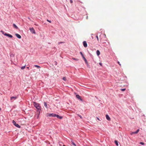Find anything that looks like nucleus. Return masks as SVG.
I'll return each mask as SVG.
<instances>
[{"mask_svg": "<svg viewBox=\"0 0 146 146\" xmlns=\"http://www.w3.org/2000/svg\"><path fill=\"white\" fill-rule=\"evenodd\" d=\"M139 143L142 145H144L145 144L144 143L142 142H140Z\"/></svg>", "mask_w": 146, "mask_h": 146, "instance_id": "obj_24", "label": "nucleus"}, {"mask_svg": "<svg viewBox=\"0 0 146 146\" xmlns=\"http://www.w3.org/2000/svg\"><path fill=\"white\" fill-rule=\"evenodd\" d=\"M1 33H2L4 35H5V32L4 31H1Z\"/></svg>", "mask_w": 146, "mask_h": 146, "instance_id": "obj_22", "label": "nucleus"}, {"mask_svg": "<svg viewBox=\"0 0 146 146\" xmlns=\"http://www.w3.org/2000/svg\"><path fill=\"white\" fill-rule=\"evenodd\" d=\"M62 79L64 81H66V78L65 77H63Z\"/></svg>", "mask_w": 146, "mask_h": 146, "instance_id": "obj_25", "label": "nucleus"}, {"mask_svg": "<svg viewBox=\"0 0 146 146\" xmlns=\"http://www.w3.org/2000/svg\"><path fill=\"white\" fill-rule=\"evenodd\" d=\"M71 141L72 142V144L73 145H74V146H76V144L73 141Z\"/></svg>", "mask_w": 146, "mask_h": 146, "instance_id": "obj_19", "label": "nucleus"}, {"mask_svg": "<svg viewBox=\"0 0 146 146\" xmlns=\"http://www.w3.org/2000/svg\"><path fill=\"white\" fill-rule=\"evenodd\" d=\"M70 2L71 3H73V1L72 0H70Z\"/></svg>", "mask_w": 146, "mask_h": 146, "instance_id": "obj_33", "label": "nucleus"}, {"mask_svg": "<svg viewBox=\"0 0 146 146\" xmlns=\"http://www.w3.org/2000/svg\"><path fill=\"white\" fill-rule=\"evenodd\" d=\"M97 119H98V120H99V121H100V119H99V118H98V117H97Z\"/></svg>", "mask_w": 146, "mask_h": 146, "instance_id": "obj_35", "label": "nucleus"}, {"mask_svg": "<svg viewBox=\"0 0 146 146\" xmlns=\"http://www.w3.org/2000/svg\"><path fill=\"white\" fill-rule=\"evenodd\" d=\"M80 54H81V55H82V57L84 56V55L83 54L82 52H80Z\"/></svg>", "mask_w": 146, "mask_h": 146, "instance_id": "obj_27", "label": "nucleus"}, {"mask_svg": "<svg viewBox=\"0 0 146 146\" xmlns=\"http://www.w3.org/2000/svg\"><path fill=\"white\" fill-rule=\"evenodd\" d=\"M96 54L98 56H99L100 54V51L98 50L96 51Z\"/></svg>", "mask_w": 146, "mask_h": 146, "instance_id": "obj_14", "label": "nucleus"}, {"mask_svg": "<svg viewBox=\"0 0 146 146\" xmlns=\"http://www.w3.org/2000/svg\"><path fill=\"white\" fill-rule=\"evenodd\" d=\"M5 35L7 36L10 38H12L13 37V36L9 34H7V33H5Z\"/></svg>", "mask_w": 146, "mask_h": 146, "instance_id": "obj_6", "label": "nucleus"}, {"mask_svg": "<svg viewBox=\"0 0 146 146\" xmlns=\"http://www.w3.org/2000/svg\"><path fill=\"white\" fill-rule=\"evenodd\" d=\"M74 60H78V59H77V58H72Z\"/></svg>", "mask_w": 146, "mask_h": 146, "instance_id": "obj_26", "label": "nucleus"}, {"mask_svg": "<svg viewBox=\"0 0 146 146\" xmlns=\"http://www.w3.org/2000/svg\"><path fill=\"white\" fill-rule=\"evenodd\" d=\"M44 105L46 108H48L47 104L46 102H44Z\"/></svg>", "mask_w": 146, "mask_h": 146, "instance_id": "obj_16", "label": "nucleus"}, {"mask_svg": "<svg viewBox=\"0 0 146 146\" xmlns=\"http://www.w3.org/2000/svg\"><path fill=\"white\" fill-rule=\"evenodd\" d=\"M17 97L16 96H13L11 97L10 100H11L13 101L14 100H16Z\"/></svg>", "mask_w": 146, "mask_h": 146, "instance_id": "obj_4", "label": "nucleus"}, {"mask_svg": "<svg viewBox=\"0 0 146 146\" xmlns=\"http://www.w3.org/2000/svg\"><path fill=\"white\" fill-rule=\"evenodd\" d=\"M47 21L50 23L51 22V21H49L48 19H47Z\"/></svg>", "mask_w": 146, "mask_h": 146, "instance_id": "obj_31", "label": "nucleus"}, {"mask_svg": "<svg viewBox=\"0 0 146 146\" xmlns=\"http://www.w3.org/2000/svg\"><path fill=\"white\" fill-rule=\"evenodd\" d=\"M64 43V42H59L58 44H60L61 43Z\"/></svg>", "mask_w": 146, "mask_h": 146, "instance_id": "obj_28", "label": "nucleus"}, {"mask_svg": "<svg viewBox=\"0 0 146 146\" xmlns=\"http://www.w3.org/2000/svg\"><path fill=\"white\" fill-rule=\"evenodd\" d=\"M12 122L13 123V124L16 127L18 128L20 127V126L18 124L16 123L15 121L14 120H13Z\"/></svg>", "mask_w": 146, "mask_h": 146, "instance_id": "obj_2", "label": "nucleus"}, {"mask_svg": "<svg viewBox=\"0 0 146 146\" xmlns=\"http://www.w3.org/2000/svg\"><path fill=\"white\" fill-rule=\"evenodd\" d=\"M96 37L97 38V40L98 41L99 40V38H98V36L97 35L96 36Z\"/></svg>", "mask_w": 146, "mask_h": 146, "instance_id": "obj_30", "label": "nucleus"}, {"mask_svg": "<svg viewBox=\"0 0 146 146\" xmlns=\"http://www.w3.org/2000/svg\"><path fill=\"white\" fill-rule=\"evenodd\" d=\"M76 97L78 99H80L81 101H82V99L81 98L80 96L79 95H76Z\"/></svg>", "mask_w": 146, "mask_h": 146, "instance_id": "obj_8", "label": "nucleus"}, {"mask_svg": "<svg viewBox=\"0 0 146 146\" xmlns=\"http://www.w3.org/2000/svg\"><path fill=\"white\" fill-rule=\"evenodd\" d=\"M35 66L37 68H40V67L37 65H35Z\"/></svg>", "mask_w": 146, "mask_h": 146, "instance_id": "obj_20", "label": "nucleus"}, {"mask_svg": "<svg viewBox=\"0 0 146 146\" xmlns=\"http://www.w3.org/2000/svg\"><path fill=\"white\" fill-rule=\"evenodd\" d=\"M78 115V116H79V117H80L81 118V119H82V116H81V115H79V114Z\"/></svg>", "mask_w": 146, "mask_h": 146, "instance_id": "obj_29", "label": "nucleus"}, {"mask_svg": "<svg viewBox=\"0 0 146 146\" xmlns=\"http://www.w3.org/2000/svg\"><path fill=\"white\" fill-rule=\"evenodd\" d=\"M99 64H100V66H102V63H101V62H100V63H99Z\"/></svg>", "mask_w": 146, "mask_h": 146, "instance_id": "obj_34", "label": "nucleus"}, {"mask_svg": "<svg viewBox=\"0 0 146 146\" xmlns=\"http://www.w3.org/2000/svg\"><path fill=\"white\" fill-rule=\"evenodd\" d=\"M117 63H118V64L119 65V66H121V64H120L119 62L118 61L117 62Z\"/></svg>", "mask_w": 146, "mask_h": 146, "instance_id": "obj_32", "label": "nucleus"}, {"mask_svg": "<svg viewBox=\"0 0 146 146\" xmlns=\"http://www.w3.org/2000/svg\"><path fill=\"white\" fill-rule=\"evenodd\" d=\"M139 129H137L136 131H135L134 132H132V133H131L130 134H131V135H132L133 134H137V133H138L139 132Z\"/></svg>", "mask_w": 146, "mask_h": 146, "instance_id": "obj_5", "label": "nucleus"}, {"mask_svg": "<svg viewBox=\"0 0 146 146\" xmlns=\"http://www.w3.org/2000/svg\"><path fill=\"white\" fill-rule=\"evenodd\" d=\"M106 119L108 120V121H110L111 120V119L110 117H109V115H106Z\"/></svg>", "mask_w": 146, "mask_h": 146, "instance_id": "obj_9", "label": "nucleus"}, {"mask_svg": "<svg viewBox=\"0 0 146 146\" xmlns=\"http://www.w3.org/2000/svg\"><path fill=\"white\" fill-rule=\"evenodd\" d=\"M27 69H29V67H27Z\"/></svg>", "mask_w": 146, "mask_h": 146, "instance_id": "obj_36", "label": "nucleus"}, {"mask_svg": "<svg viewBox=\"0 0 146 146\" xmlns=\"http://www.w3.org/2000/svg\"><path fill=\"white\" fill-rule=\"evenodd\" d=\"M15 35L18 38H21V36L19 34L17 33Z\"/></svg>", "mask_w": 146, "mask_h": 146, "instance_id": "obj_11", "label": "nucleus"}, {"mask_svg": "<svg viewBox=\"0 0 146 146\" xmlns=\"http://www.w3.org/2000/svg\"><path fill=\"white\" fill-rule=\"evenodd\" d=\"M29 30L31 31V32L33 34H35V30L34 29V28L32 27V28H30Z\"/></svg>", "mask_w": 146, "mask_h": 146, "instance_id": "obj_3", "label": "nucleus"}, {"mask_svg": "<svg viewBox=\"0 0 146 146\" xmlns=\"http://www.w3.org/2000/svg\"><path fill=\"white\" fill-rule=\"evenodd\" d=\"M83 45L85 47H86L87 46V43L86 41H84L83 42Z\"/></svg>", "mask_w": 146, "mask_h": 146, "instance_id": "obj_7", "label": "nucleus"}, {"mask_svg": "<svg viewBox=\"0 0 146 146\" xmlns=\"http://www.w3.org/2000/svg\"><path fill=\"white\" fill-rule=\"evenodd\" d=\"M125 90V88L121 89V90L122 92L124 91Z\"/></svg>", "mask_w": 146, "mask_h": 146, "instance_id": "obj_23", "label": "nucleus"}, {"mask_svg": "<svg viewBox=\"0 0 146 146\" xmlns=\"http://www.w3.org/2000/svg\"><path fill=\"white\" fill-rule=\"evenodd\" d=\"M46 115L47 117H50L52 116V113H47L46 114Z\"/></svg>", "mask_w": 146, "mask_h": 146, "instance_id": "obj_13", "label": "nucleus"}, {"mask_svg": "<svg viewBox=\"0 0 146 146\" xmlns=\"http://www.w3.org/2000/svg\"><path fill=\"white\" fill-rule=\"evenodd\" d=\"M25 66H22L21 67V69L22 70L24 69L25 68Z\"/></svg>", "mask_w": 146, "mask_h": 146, "instance_id": "obj_21", "label": "nucleus"}, {"mask_svg": "<svg viewBox=\"0 0 146 146\" xmlns=\"http://www.w3.org/2000/svg\"><path fill=\"white\" fill-rule=\"evenodd\" d=\"M114 142H115V144H116V145L117 146H118V142H117V141H116V140Z\"/></svg>", "mask_w": 146, "mask_h": 146, "instance_id": "obj_17", "label": "nucleus"}, {"mask_svg": "<svg viewBox=\"0 0 146 146\" xmlns=\"http://www.w3.org/2000/svg\"><path fill=\"white\" fill-rule=\"evenodd\" d=\"M82 58H83L84 60L85 61L86 63L87 64V65L88 66V62L86 60V59L85 58L84 56V57H83Z\"/></svg>", "mask_w": 146, "mask_h": 146, "instance_id": "obj_10", "label": "nucleus"}, {"mask_svg": "<svg viewBox=\"0 0 146 146\" xmlns=\"http://www.w3.org/2000/svg\"><path fill=\"white\" fill-rule=\"evenodd\" d=\"M56 117L57 118H59L60 119H62V117L61 116H60L58 115H57V114H56Z\"/></svg>", "mask_w": 146, "mask_h": 146, "instance_id": "obj_12", "label": "nucleus"}, {"mask_svg": "<svg viewBox=\"0 0 146 146\" xmlns=\"http://www.w3.org/2000/svg\"><path fill=\"white\" fill-rule=\"evenodd\" d=\"M56 114L54 113H52V116L55 117H56Z\"/></svg>", "mask_w": 146, "mask_h": 146, "instance_id": "obj_18", "label": "nucleus"}, {"mask_svg": "<svg viewBox=\"0 0 146 146\" xmlns=\"http://www.w3.org/2000/svg\"><path fill=\"white\" fill-rule=\"evenodd\" d=\"M13 27L15 29H18V27L15 24H13Z\"/></svg>", "mask_w": 146, "mask_h": 146, "instance_id": "obj_15", "label": "nucleus"}, {"mask_svg": "<svg viewBox=\"0 0 146 146\" xmlns=\"http://www.w3.org/2000/svg\"><path fill=\"white\" fill-rule=\"evenodd\" d=\"M33 104L34 106L37 109V111L39 112L40 113V104L34 102H33Z\"/></svg>", "mask_w": 146, "mask_h": 146, "instance_id": "obj_1", "label": "nucleus"}]
</instances>
